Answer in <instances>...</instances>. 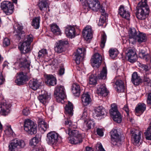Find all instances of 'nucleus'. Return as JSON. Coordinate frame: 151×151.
Returning a JSON list of instances; mask_svg holds the SVG:
<instances>
[{"instance_id": "1", "label": "nucleus", "mask_w": 151, "mask_h": 151, "mask_svg": "<svg viewBox=\"0 0 151 151\" xmlns=\"http://www.w3.org/2000/svg\"><path fill=\"white\" fill-rule=\"evenodd\" d=\"M137 7L136 14V17L141 20L145 19L147 17L150 12V9L147 4V0H141L138 3Z\"/></svg>"}, {"instance_id": "2", "label": "nucleus", "mask_w": 151, "mask_h": 151, "mask_svg": "<svg viewBox=\"0 0 151 151\" xmlns=\"http://www.w3.org/2000/svg\"><path fill=\"white\" fill-rule=\"evenodd\" d=\"M83 7L86 11L91 9L93 11H97L101 8V6L98 0H86Z\"/></svg>"}, {"instance_id": "3", "label": "nucleus", "mask_w": 151, "mask_h": 151, "mask_svg": "<svg viewBox=\"0 0 151 151\" xmlns=\"http://www.w3.org/2000/svg\"><path fill=\"white\" fill-rule=\"evenodd\" d=\"M33 39L32 35H27L24 39L20 47V50L24 53H28L32 50V48L30 47V45Z\"/></svg>"}, {"instance_id": "4", "label": "nucleus", "mask_w": 151, "mask_h": 151, "mask_svg": "<svg viewBox=\"0 0 151 151\" xmlns=\"http://www.w3.org/2000/svg\"><path fill=\"white\" fill-rule=\"evenodd\" d=\"M60 138L59 135L54 131L48 132L47 134L46 139L47 143L50 145H56L59 142Z\"/></svg>"}, {"instance_id": "5", "label": "nucleus", "mask_w": 151, "mask_h": 151, "mask_svg": "<svg viewBox=\"0 0 151 151\" xmlns=\"http://www.w3.org/2000/svg\"><path fill=\"white\" fill-rule=\"evenodd\" d=\"M110 134L111 144L114 146H120L122 142L120 133L117 129H114L110 132Z\"/></svg>"}, {"instance_id": "6", "label": "nucleus", "mask_w": 151, "mask_h": 151, "mask_svg": "<svg viewBox=\"0 0 151 151\" xmlns=\"http://www.w3.org/2000/svg\"><path fill=\"white\" fill-rule=\"evenodd\" d=\"M37 125L32 121L28 119L26 120L24 122V130L29 134H34L37 132Z\"/></svg>"}, {"instance_id": "7", "label": "nucleus", "mask_w": 151, "mask_h": 151, "mask_svg": "<svg viewBox=\"0 0 151 151\" xmlns=\"http://www.w3.org/2000/svg\"><path fill=\"white\" fill-rule=\"evenodd\" d=\"M54 96L58 102H61L65 97V88L63 86L58 85L55 88Z\"/></svg>"}, {"instance_id": "8", "label": "nucleus", "mask_w": 151, "mask_h": 151, "mask_svg": "<svg viewBox=\"0 0 151 151\" xmlns=\"http://www.w3.org/2000/svg\"><path fill=\"white\" fill-rule=\"evenodd\" d=\"M111 108L109 111L114 121L120 123L122 118L120 114L117 110V105L116 104H113L111 105Z\"/></svg>"}, {"instance_id": "9", "label": "nucleus", "mask_w": 151, "mask_h": 151, "mask_svg": "<svg viewBox=\"0 0 151 151\" xmlns=\"http://www.w3.org/2000/svg\"><path fill=\"white\" fill-rule=\"evenodd\" d=\"M141 132L138 130L132 129L131 130L130 134L132 136L133 143L135 145L139 146L141 144L142 140L141 139Z\"/></svg>"}, {"instance_id": "10", "label": "nucleus", "mask_w": 151, "mask_h": 151, "mask_svg": "<svg viewBox=\"0 0 151 151\" xmlns=\"http://www.w3.org/2000/svg\"><path fill=\"white\" fill-rule=\"evenodd\" d=\"M126 58L127 59L128 61L132 63L136 61L137 58V56L136 52L134 48H130L126 50Z\"/></svg>"}, {"instance_id": "11", "label": "nucleus", "mask_w": 151, "mask_h": 151, "mask_svg": "<svg viewBox=\"0 0 151 151\" xmlns=\"http://www.w3.org/2000/svg\"><path fill=\"white\" fill-rule=\"evenodd\" d=\"M86 50L84 48H79L74 53V59L77 64H79L83 58L85 53Z\"/></svg>"}, {"instance_id": "12", "label": "nucleus", "mask_w": 151, "mask_h": 151, "mask_svg": "<svg viewBox=\"0 0 151 151\" xmlns=\"http://www.w3.org/2000/svg\"><path fill=\"white\" fill-rule=\"evenodd\" d=\"M11 149L10 147V151H17V147L19 146L21 148H23L25 145L24 141L22 140H20L17 138L12 139L10 143Z\"/></svg>"}, {"instance_id": "13", "label": "nucleus", "mask_w": 151, "mask_h": 151, "mask_svg": "<svg viewBox=\"0 0 151 151\" xmlns=\"http://www.w3.org/2000/svg\"><path fill=\"white\" fill-rule=\"evenodd\" d=\"M102 60V56L101 55L98 53H95L91 60L92 66L98 68L101 65Z\"/></svg>"}, {"instance_id": "14", "label": "nucleus", "mask_w": 151, "mask_h": 151, "mask_svg": "<svg viewBox=\"0 0 151 151\" xmlns=\"http://www.w3.org/2000/svg\"><path fill=\"white\" fill-rule=\"evenodd\" d=\"M18 76L17 79L15 80V82L18 85H23L25 83L26 81L28 80V78L26 73H24L22 72L19 73H17Z\"/></svg>"}, {"instance_id": "15", "label": "nucleus", "mask_w": 151, "mask_h": 151, "mask_svg": "<svg viewBox=\"0 0 151 151\" xmlns=\"http://www.w3.org/2000/svg\"><path fill=\"white\" fill-rule=\"evenodd\" d=\"M13 27L14 31L17 33V38L18 40H19L24 36V32L23 31V26L22 25L16 23L14 24Z\"/></svg>"}, {"instance_id": "16", "label": "nucleus", "mask_w": 151, "mask_h": 151, "mask_svg": "<svg viewBox=\"0 0 151 151\" xmlns=\"http://www.w3.org/2000/svg\"><path fill=\"white\" fill-rule=\"evenodd\" d=\"M68 44V42L65 40H61L56 43L55 51L58 53H61L65 50L64 45Z\"/></svg>"}, {"instance_id": "17", "label": "nucleus", "mask_w": 151, "mask_h": 151, "mask_svg": "<svg viewBox=\"0 0 151 151\" xmlns=\"http://www.w3.org/2000/svg\"><path fill=\"white\" fill-rule=\"evenodd\" d=\"M106 113L104 109L101 106H99L96 107L94 110L93 116L95 119H97L98 117L104 115Z\"/></svg>"}, {"instance_id": "18", "label": "nucleus", "mask_w": 151, "mask_h": 151, "mask_svg": "<svg viewBox=\"0 0 151 151\" xmlns=\"http://www.w3.org/2000/svg\"><path fill=\"white\" fill-rule=\"evenodd\" d=\"M9 104L5 101L0 105V114L4 116L7 115L9 112Z\"/></svg>"}, {"instance_id": "19", "label": "nucleus", "mask_w": 151, "mask_h": 151, "mask_svg": "<svg viewBox=\"0 0 151 151\" xmlns=\"http://www.w3.org/2000/svg\"><path fill=\"white\" fill-rule=\"evenodd\" d=\"M83 35L85 40H88L91 39L92 37V30L91 27L87 26L82 32Z\"/></svg>"}, {"instance_id": "20", "label": "nucleus", "mask_w": 151, "mask_h": 151, "mask_svg": "<svg viewBox=\"0 0 151 151\" xmlns=\"http://www.w3.org/2000/svg\"><path fill=\"white\" fill-rule=\"evenodd\" d=\"M38 98L40 102L45 104L50 99V96L46 91H44L43 93L40 94Z\"/></svg>"}, {"instance_id": "21", "label": "nucleus", "mask_w": 151, "mask_h": 151, "mask_svg": "<svg viewBox=\"0 0 151 151\" xmlns=\"http://www.w3.org/2000/svg\"><path fill=\"white\" fill-rule=\"evenodd\" d=\"M119 14L123 18L127 20H129L130 18L129 13L128 11L125 10L124 6L121 5L119 9Z\"/></svg>"}, {"instance_id": "22", "label": "nucleus", "mask_w": 151, "mask_h": 151, "mask_svg": "<svg viewBox=\"0 0 151 151\" xmlns=\"http://www.w3.org/2000/svg\"><path fill=\"white\" fill-rule=\"evenodd\" d=\"M65 33L68 37L72 38L75 36V30L74 27L72 26H68L66 27Z\"/></svg>"}, {"instance_id": "23", "label": "nucleus", "mask_w": 151, "mask_h": 151, "mask_svg": "<svg viewBox=\"0 0 151 151\" xmlns=\"http://www.w3.org/2000/svg\"><path fill=\"white\" fill-rule=\"evenodd\" d=\"M136 29L134 28H131L129 31V40L130 42L134 41L137 35Z\"/></svg>"}, {"instance_id": "24", "label": "nucleus", "mask_w": 151, "mask_h": 151, "mask_svg": "<svg viewBox=\"0 0 151 151\" xmlns=\"http://www.w3.org/2000/svg\"><path fill=\"white\" fill-rule=\"evenodd\" d=\"M131 81L135 85H138L142 82V79L139 76L137 73L136 72L133 73L132 75Z\"/></svg>"}, {"instance_id": "25", "label": "nucleus", "mask_w": 151, "mask_h": 151, "mask_svg": "<svg viewBox=\"0 0 151 151\" xmlns=\"http://www.w3.org/2000/svg\"><path fill=\"white\" fill-rule=\"evenodd\" d=\"M46 80L45 82L49 86H54L57 84L56 78L52 75H47Z\"/></svg>"}, {"instance_id": "26", "label": "nucleus", "mask_w": 151, "mask_h": 151, "mask_svg": "<svg viewBox=\"0 0 151 151\" xmlns=\"http://www.w3.org/2000/svg\"><path fill=\"white\" fill-rule=\"evenodd\" d=\"M72 91L74 95L79 96L80 95L81 89L80 85L76 83L73 84L72 86Z\"/></svg>"}, {"instance_id": "27", "label": "nucleus", "mask_w": 151, "mask_h": 151, "mask_svg": "<svg viewBox=\"0 0 151 151\" xmlns=\"http://www.w3.org/2000/svg\"><path fill=\"white\" fill-rule=\"evenodd\" d=\"M117 91L119 92H124L125 90V87L123 82L121 80H117L115 82Z\"/></svg>"}, {"instance_id": "28", "label": "nucleus", "mask_w": 151, "mask_h": 151, "mask_svg": "<svg viewBox=\"0 0 151 151\" xmlns=\"http://www.w3.org/2000/svg\"><path fill=\"white\" fill-rule=\"evenodd\" d=\"M97 92L99 95L105 97L108 95V91L104 85H101L97 90Z\"/></svg>"}, {"instance_id": "29", "label": "nucleus", "mask_w": 151, "mask_h": 151, "mask_svg": "<svg viewBox=\"0 0 151 151\" xmlns=\"http://www.w3.org/2000/svg\"><path fill=\"white\" fill-rule=\"evenodd\" d=\"M9 2L8 1H4L1 3V8L6 15H9Z\"/></svg>"}, {"instance_id": "30", "label": "nucleus", "mask_w": 151, "mask_h": 151, "mask_svg": "<svg viewBox=\"0 0 151 151\" xmlns=\"http://www.w3.org/2000/svg\"><path fill=\"white\" fill-rule=\"evenodd\" d=\"M82 100L84 106H86L91 102V99L88 92L83 94L82 95Z\"/></svg>"}, {"instance_id": "31", "label": "nucleus", "mask_w": 151, "mask_h": 151, "mask_svg": "<svg viewBox=\"0 0 151 151\" xmlns=\"http://www.w3.org/2000/svg\"><path fill=\"white\" fill-rule=\"evenodd\" d=\"M146 105L144 103H139L136 107L135 111L136 113L142 114L145 110Z\"/></svg>"}, {"instance_id": "32", "label": "nucleus", "mask_w": 151, "mask_h": 151, "mask_svg": "<svg viewBox=\"0 0 151 151\" xmlns=\"http://www.w3.org/2000/svg\"><path fill=\"white\" fill-rule=\"evenodd\" d=\"M51 30L54 35H60L61 31L58 26L55 24H53L50 26Z\"/></svg>"}, {"instance_id": "33", "label": "nucleus", "mask_w": 151, "mask_h": 151, "mask_svg": "<svg viewBox=\"0 0 151 151\" xmlns=\"http://www.w3.org/2000/svg\"><path fill=\"white\" fill-rule=\"evenodd\" d=\"M66 114H68L70 116H71L73 114V104L69 101L65 107Z\"/></svg>"}, {"instance_id": "34", "label": "nucleus", "mask_w": 151, "mask_h": 151, "mask_svg": "<svg viewBox=\"0 0 151 151\" xmlns=\"http://www.w3.org/2000/svg\"><path fill=\"white\" fill-rule=\"evenodd\" d=\"M29 86L33 90H35L37 89L40 86V84L37 80H30L29 83Z\"/></svg>"}, {"instance_id": "35", "label": "nucleus", "mask_w": 151, "mask_h": 151, "mask_svg": "<svg viewBox=\"0 0 151 151\" xmlns=\"http://www.w3.org/2000/svg\"><path fill=\"white\" fill-rule=\"evenodd\" d=\"M147 40L146 35L145 34L139 33L137 36L134 41H137L139 43L146 42Z\"/></svg>"}, {"instance_id": "36", "label": "nucleus", "mask_w": 151, "mask_h": 151, "mask_svg": "<svg viewBox=\"0 0 151 151\" xmlns=\"http://www.w3.org/2000/svg\"><path fill=\"white\" fill-rule=\"evenodd\" d=\"M68 134L69 136H71V137H80L81 136H82L81 134L76 129L72 130L71 129L69 128L68 131Z\"/></svg>"}, {"instance_id": "37", "label": "nucleus", "mask_w": 151, "mask_h": 151, "mask_svg": "<svg viewBox=\"0 0 151 151\" xmlns=\"http://www.w3.org/2000/svg\"><path fill=\"white\" fill-rule=\"evenodd\" d=\"M82 136H81L80 137H70L69 139V142L71 144H80L82 142Z\"/></svg>"}, {"instance_id": "38", "label": "nucleus", "mask_w": 151, "mask_h": 151, "mask_svg": "<svg viewBox=\"0 0 151 151\" xmlns=\"http://www.w3.org/2000/svg\"><path fill=\"white\" fill-rule=\"evenodd\" d=\"M48 1L47 0H42L38 4L39 9L41 11L44 10L48 6Z\"/></svg>"}, {"instance_id": "39", "label": "nucleus", "mask_w": 151, "mask_h": 151, "mask_svg": "<svg viewBox=\"0 0 151 151\" xmlns=\"http://www.w3.org/2000/svg\"><path fill=\"white\" fill-rule=\"evenodd\" d=\"M38 126L40 129L45 132L49 128V125L47 122L44 121H41L39 123Z\"/></svg>"}, {"instance_id": "40", "label": "nucleus", "mask_w": 151, "mask_h": 151, "mask_svg": "<svg viewBox=\"0 0 151 151\" xmlns=\"http://www.w3.org/2000/svg\"><path fill=\"white\" fill-rule=\"evenodd\" d=\"M40 17H38L33 19L32 25L36 29H38L40 25Z\"/></svg>"}, {"instance_id": "41", "label": "nucleus", "mask_w": 151, "mask_h": 151, "mask_svg": "<svg viewBox=\"0 0 151 151\" xmlns=\"http://www.w3.org/2000/svg\"><path fill=\"white\" fill-rule=\"evenodd\" d=\"M30 66L29 63L27 61L26 59H24L23 62L21 61L19 64V66L20 68H24L29 70Z\"/></svg>"}, {"instance_id": "42", "label": "nucleus", "mask_w": 151, "mask_h": 151, "mask_svg": "<svg viewBox=\"0 0 151 151\" xmlns=\"http://www.w3.org/2000/svg\"><path fill=\"white\" fill-rule=\"evenodd\" d=\"M106 69L105 68L103 67L102 71L99 75L98 77L99 79H105L106 76Z\"/></svg>"}, {"instance_id": "43", "label": "nucleus", "mask_w": 151, "mask_h": 151, "mask_svg": "<svg viewBox=\"0 0 151 151\" xmlns=\"http://www.w3.org/2000/svg\"><path fill=\"white\" fill-rule=\"evenodd\" d=\"M109 55L112 58H115L118 54L116 50L110 49L109 51Z\"/></svg>"}, {"instance_id": "44", "label": "nucleus", "mask_w": 151, "mask_h": 151, "mask_svg": "<svg viewBox=\"0 0 151 151\" xmlns=\"http://www.w3.org/2000/svg\"><path fill=\"white\" fill-rule=\"evenodd\" d=\"M144 134L146 139L151 140V125L147 128V130L145 132Z\"/></svg>"}, {"instance_id": "45", "label": "nucleus", "mask_w": 151, "mask_h": 151, "mask_svg": "<svg viewBox=\"0 0 151 151\" xmlns=\"http://www.w3.org/2000/svg\"><path fill=\"white\" fill-rule=\"evenodd\" d=\"M47 54V51L46 49H43L40 50L38 52V58H42Z\"/></svg>"}, {"instance_id": "46", "label": "nucleus", "mask_w": 151, "mask_h": 151, "mask_svg": "<svg viewBox=\"0 0 151 151\" xmlns=\"http://www.w3.org/2000/svg\"><path fill=\"white\" fill-rule=\"evenodd\" d=\"M97 77L94 75H91L89 78V83L90 84H95L97 82Z\"/></svg>"}, {"instance_id": "47", "label": "nucleus", "mask_w": 151, "mask_h": 151, "mask_svg": "<svg viewBox=\"0 0 151 151\" xmlns=\"http://www.w3.org/2000/svg\"><path fill=\"white\" fill-rule=\"evenodd\" d=\"M89 115L87 114L86 110H84L81 119L83 120L84 122L87 121L89 119Z\"/></svg>"}, {"instance_id": "48", "label": "nucleus", "mask_w": 151, "mask_h": 151, "mask_svg": "<svg viewBox=\"0 0 151 151\" xmlns=\"http://www.w3.org/2000/svg\"><path fill=\"white\" fill-rule=\"evenodd\" d=\"M106 40V36L105 34H104L102 36L101 39L100 46L102 48L104 47L105 45V43Z\"/></svg>"}, {"instance_id": "49", "label": "nucleus", "mask_w": 151, "mask_h": 151, "mask_svg": "<svg viewBox=\"0 0 151 151\" xmlns=\"http://www.w3.org/2000/svg\"><path fill=\"white\" fill-rule=\"evenodd\" d=\"M107 17L103 16H101L99 22L98 23V25L100 26L103 25V24L106 22Z\"/></svg>"}, {"instance_id": "50", "label": "nucleus", "mask_w": 151, "mask_h": 151, "mask_svg": "<svg viewBox=\"0 0 151 151\" xmlns=\"http://www.w3.org/2000/svg\"><path fill=\"white\" fill-rule=\"evenodd\" d=\"M139 56L141 58H145L147 59V58L148 55H147L143 50H141L139 52Z\"/></svg>"}, {"instance_id": "51", "label": "nucleus", "mask_w": 151, "mask_h": 151, "mask_svg": "<svg viewBox=\"0 0 151 151\" xmlns=\"http://www.w3.org/2000/svg\"><path fill=\"white\" fill-rule=\"evenodd\" d=\"M88 127L90 129L92 127H93L95 125V123L94 121L91 120H89L86 121Z\"/></svg>"}, {"instance_id": "52", "label": "nucleus", "mask_w": 151, "mask_h": 151, "mask_svg": "<svg viewBox=\"0 0 151 151\" xmlns=\"http://www.w3.org/2000/svg\"><path fill=\"white\" fill-rule=\"evenodd\" d=\"M9 45V39L7 38L4 39L3 42V45L4 47H7Z\"/></svg>"}, {"instance_id": "53", "label": "nucleus", "mask_w": 151, "mask_h": 151, "mask_svg": "<svg viewBox=\"0 0 151 151\" xmlns=\"http://www.w3.org/2000/svg\"><path fill=\"white\" fill-rule=\"evenodd\" d=\"M96 149H98L99 151H105L103 148L101 144L100 143H97L96 144Z\"/></svg>"}, {"instance_id": "54", "label": "nucleus", "mask_w": 151, "mask_h": 151, "mask_svg": "<svg viewBox=\"0 0 151 151\" xmlns=\"http://www.w3.org/2000/svg\"><path fill=\"white\" fill-rule=\"evenodd\" d=\"M143 81L144 82H147V83H150V79L148 75L146 74L144 76Z\"/></svg>"}, {"instance_id": "55", "label": "nucleus", "mask_w": 151, "mask_h": 151, "mask_svg": "<svg viewBox=\"0 0 151 151\" xmlns=\"http://www.w3.org/2000/svg\"><path fill=\"white\" fill-rule=\"evenodd\" d=\"M99 9H100L99 11L100 12L102 13L101 16H103L107 17V14L105 12V9L103 7H101V8H100Z\"/></svg>"}, {"instance_id": "56", "label": "nucleus", "mask_w": 151, "mask_h": 151, "mask_svg": "<svg viewBox=\"0 0 151 151\" xmlns=\"http://www.w3.org/2000/svg\"><path fill=\"white\" fill-rule=\"evenodd\" d=\"M97 134L99 136L102 137L104 135V133L101 129L98 128L96 130Z\"/></svg>"}, {"instance_id": "57", "label": "nucleus", "mask_w": 151, "mask_h": 151, "mask_svg": "<svg viewBox=\"0 0 151 151\" xmlns=\"http://www.w3.org/2000/svg\"><path fill=\"white\" fill-rule=\"evenodd\" d=\"M32 142L34 143V146H35L37 144H38L39 141L38 137H37L36 136L35 137L33 138L32 139Z\"/></svg>"}, {"instance_id": "58", "label": "nucleus", "mask_w": 151, "mask_h": 151, "mask_svg": "<svg viewBox=\"0 0 151 151\" xmlns=\"http://www.w3.org/2000/svg\"><path fill=\"white\" fill-rule=\"evenodd\" d=\"M90 129L88 127L86 122H84V124L82 128V130L85 131H87L88 129Z\"/></svg>"}, {"instance_id": "59", "label": "nucleus", "mask_w": 151, "mask_h": 151, "mask_svg": "<svg viewBox=\"0 0 151 151\" xmlns=\"http://www.w3.org/2000/svg\"><path fill=\"white\" fill-rule=\"evenodd\" d=\"M29 111L28 108H26L24 109L22 111V113L23 115L27 116L29 113Z\"/></svg>"}, {"instance_id": "60", "label": "nucleus", "mask_w": 151, "mask_h": 151, "mask_svg": "<svg viewBox=\"0 0 151 151\" xmlns=\"http://www.w3.org/2000/svg\"><path fill=\"white\" fill-rule=\"evenodd\" d=\"M147 102L148 104L151 105V93H149L148 95Z\"/></svg>"}, {"instance_id": "61", "label": "nucleus", "mask_w": 151, "mask_h": 151, "mask_svg": "<svg viewBox=\"0 0 151 151\" xmlns=\"http://www.w3.org/2000/svg\"><path fill=\"white\" fill-rule=\"evenodd\" d=\"M123 109L126 112L127 115L129 114V110L128 106L127 104L124 105V107L123 108Z\"/></svg>"}, {"instance_id": "62", "label": "nucleus", "mask_w": 151, "mask_h": 151, "mask_svg": "<svg viewBox=\"0 0 151 151\" xmlns=\"http://www.w3.org/2000/svg\"><path fill=\"white\" fill-rule=\"evenodd\" d=\"M139 64L141 65L139 66L141 67V68H142L144 70H145V71H147L149 70V68L147 66L145 65H141L140 63H139Z\"/></svg>"}, {"instance_id": "63", "label": "nucleus", "mask_w": 151, "mask_h": 151, "mask_svg": "<svg viewBox=\"0 0 151 151\" xmlns=\"http://www.w3.org/2000/svg\"><path fill=\"white\" fill-rule=\"evenodd\" d=\"M4 79L2 75L1 72H0V85L2 84L4 82Z\"/></svg>"}, {"instance_id": "64", "label": "nucleus", "mask_w": 151, "mask_h": 151, "mask_svg": "<svg viewBox=\"0 0 151 151\" xmlns=\"http://www.w3.org/2000/svg\"><path fill=\"white\" fill-rule=\"evenodd\" d=\"M65 124L68 126L71 127L72 123L70 119H67V120L65 121Z\"/></svg>"}]
</instances>
